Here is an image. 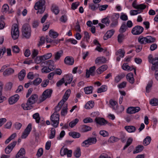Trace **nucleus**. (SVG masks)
<instances>
[{
    "mask_svg": "<svg viewBox=\"0 0 158 158\" xmlns=\"http://www.w3.org/2000/svg\"><path fill=\"white\" fill-rule=\"evenodd\" d=\"M38 98V95L35 94L32 95L28 99L26 104H22L21 106L25 110L31 109V105L35 103Z\"/></svg>",
    "mask_w": 158,
    "mask_h": 158,
    "instance_id": "nucleus-1",
    "label": "nucleus"
},
{
    "mask_svg": "<svg viewBox=\"0 0 158 158\" xmlns=\"http://www.w3.org/2000/svg\"><path fill=\"white\" fill-rule=\"evenodd\" d=\"M45 2L44 0H40L35 3L34 6L35 10H38L37 14L43 13L45 10Z\"/></svg>",
    "mask_w": 158,
    "mask_h": 158,
    "instance_id": "nucleus-2",
    "label": "nucleus"
},
{
    "mask_svg": "<svg viewBox=\"0 0 158 158\" xmlns=\"http://www.w3.org/2000/svg\"><path fill=\"white\" fill-rule=\"evenodd\" d=\"M60 115L54 112L51 116L50 119L51 125L55 127H58Z\"/></svg>",
    "mask_w": 158,
    "mask_h": 158,
    "instance_id": "nucleus-3",
    "label": "nucleus"
},
{
    "mask_svg": "<svg viewBox=\"0 0 158 158\" xmlns=\"http://www.w3.org/2000/svg\"><path fill=\"white\" fill-rule=\"evenodd\" d=\"M23 36L26 38H28L31 36V28L28 24H25L23 26L22 29Z\"/></svg>",
    "mask_w": 158,
    "mask_h": 158,
    "instance_id": "nucleus-4",
    "label": "nucleus"
},
{
    "mask_svg": "<svg viewBox=\"0 0 158 158\" xmlns=\"http://www.w3.org/2000/svg\"><path fill=\"white\" fill-rule=\"evenodd\" d=\"M12 38L14 40L17 39L19 35V31L18 25L16 24L13 25L11 31Z\"/></svg>",
    "mask_w": 158,
    "mask_h": 158,
    "instance_id": "nucleus-5",
    "label": "nucleus"
},
{
    "mask_svg": "<svg viewBox=\"0 0 158 158\" xmlns=\"http://www.w3.org/2000/svg\"><path fill=\"white\" fill-rule=\"evenodd\" d=\"M97 141L96 137L89 138L83 141L81 143V146L85 147H88L89 145L95 144Z\"/></svg>",
    "mask_w": 158,
    "mask_h": 158,
    "instance_id": "nucleus-6",
    "label": "nucleus"
},
{
    "mask_svg": "<svg viewBox=\"0 0 158 158\" xmlns=\"http://www.w3.org/2000/svg\"><path fill=\"white\" fill-rule=\"evenodd\" d=\"M52 92V90L50 89H48L45 90L43 93L42 96L40 98V101L42 102L47 98L51 97Z\"/></svg>",
    "mask_w": 158,
    "mask_h": 158,
    "instance_id": "nucleus-7",
    "label": "nucleus"
},
{
    "mask_svg": "<svg viewBox=\"0 0 158 158\" xmlns=\"http://www.w3.org/2000/svg\"><path fill=\"white\" fill-rule=\"evenodd\" d=\"M95 121L97 124L101 126H104L107 124L109 126H111L112 124L106 120L104 118L97 117L95 119Z\"/></svg>",
    "mask_w": 158,
    "mask_h": 158,
    "instance_id": "nucleus-8",
    "label": "nucleus"
},
{
    "mask_svg": "<svg viewBox=\"0 0 158 158\" xmlns=\"http://www.w3.org/2000/svg\"><path fill=\"white\" fill-rule=\"evenodd\" d=\"M143 29L142 27L138 25L136 26L132 29L131 33L134 35H139L143 31Z\"/></svg>",
    "mask_w": 158,
    "mask_h": 158,
    "instance_id": "nucleus-9",
    "label": "nucleus"
},
{
    "mask_svg": "<svg viewBox=\"0 0 158 158\" xmlns=\"http://www.w3.org/2000/svg\"><path fill=\"white\" fill-rule=\"evenodd\" d=\"M31 129V124H29L23 132L21 138L22 139L26 138L29 134Z\"/></svg>",
    "mask_w": 158,
    "mask_h": 158,
    "instance_id": "nucleus-10",
    "label": "nucleus"
},
{
    "mask_svg": "<svg viewBox=\"0 0 158 158\" xmlns=\"http://www.w3.org/2000/svg\"><path fill=\"white\" fill-rule=\"evenodd\" d=\"M119 14L118 13L114 14L112 16V19H114V21L110 24V27L111 28L115 27L118 24V19L119 17Z\"/></svg>",
    "mask_w": 158,
    "mask_h": 158,
    "instance_id": "nucleus-11",
    "label": "nucleus"
},
{
    "mask_svg": "<svg viewBox=\"0 0 158 158\" xmlns=\"http://www.w3.org/2000/svg\"><path fill=\"white\" fill-rule=\"evenodd\" d=\"M96 69V67L95 66L90 67L89 70L87 69L86 70V76L87 78L89 77L90 75L94 76L95 75V71Z\"/></svg>",
    "mask_w": 158,
    "mask_h": 158,
    "instance_id": "nucleus-12",
    "label": "nucleus"
},
{
    "mask_svg": "<svg viewBox=\"0 0 158 158\" xmlns=\"http://www.w3.org/2000/svg\"><path fill=\"white\" fill-rule=\"evenodd\" d=\"M19 98V96L18 94H15L10 97L8 100L10 104L12 105L16 103Z\"/></svg>",
    "mask_w": 158,
    "mask_h": 158,
    "instance_id": "nucleus-13",
    "label": "nucleus"
},
{
    "mask_svg": "<svg viewBox=\"0 0 158 158\" xmlns=\"http://www.w3.org/2000/svg\"><path fill=\"white\" fill-rule=\"evenodd\" d=\"M14 70L11 68H9L6 69L3 72V76L6 77L9 76L14 73Z\"/></svg>",
    "mask_w": 158,
    "mask_h": 158,
    "instance_id": "nucleus-14",
    "label": "nucleus"
},
{
    "mask_svg": "<svg viewBox=\"0 0 158 158\" xmlns=\"http://www.w3.org/2000/svg\"><path fill=\"white\" fill-rule=\"evenodd\" d=\"M44 64L52 70L54 69L55 67L54 65V61L52 60H49L44 62Z\"/></svg>",
    "mask_w": 158,
    "mask_h": 158,
    "instance_id": "nucleus-15",
    "label": "nucleus"
},
{
    "mask_svg": "<svg viewBox=\"0 0 158 158\" xmlns=\"http://www.w3.org/2000/svg\"><path fill=\"white\" fill-rule=\"evenodd\" d=\"M25 153L24 149L21 148L16 155V158H23Z\"/></svg>",
    "mask_w": 158,
    "mask_h": 158,
    "instance_id": "nucleus-16",
    "label": "nucleus"
},
{
    "mask_svg": "<svg viewBox=\"0 0 158 158\" xmlns=\"http://www.w3.org/2000/svg\"><path fill=\"white\" fill-rule=\"evenodd\" d=\"M106 61V58L103 56L97 57L95 60L96 64L99 65L101 64L104 63Z\"/></svg>",
    "mask_w": 158,
    "mask_h": 158,
    "instance_id": "nucleus-17",
    "label": "nucleus"
},
{
    "mask_svg": "<svg viewBox=\"0 0 158 158\" xmlns=\"http://www.w3.org/2000/svg\"><path fill=\"white\" fill-rule=\"evenodd\" d=\"M74 59L72 57L67 56L64 60L65 64L69 65H72L74 63Z\"/></svg>",
    "mask_w": 158,
    "mask_h": 158,
    "instance_id": "nucleus-18",
    "label": "nucleus"
},
{
    "mask_svg": "<svg viewBox=\"0 0 158 158\" xmlns=\"http://www.w3.org/2000/svg\"><path fill=\"white\" fill-rule=\"evenodd\" d=\"M71 93V90L69 89H68L65 92L64 95L63 96L62 100L60 102H63V103L64 104V102L67 101L69 96Z\"/></svg>",
    "mask_w": 158,
    "mask_h": 158,
    "instance_id": "nucleus-19",
    "label": "nucleus"
},
{
    "mask_svg": "<svg viewBox=\"0 0 158 158\" xmlns=\"http://www.w3.org/2000/svg\"><path fill=\"white\" fill-rule=\"evenodd\" d=\"M122 68L124 70H128V71H131L132 70H134V73L136 74V69L133 68H131L127 64L124 63L123 64L122 66Z\"/></svg>",
    "mask_w": 158,
    "mask_h": 158,
    "instance_id": "nucleus-20",
    "label": "nucleus"
},
{
    "mask_svg": "<svg viewBox=\"0 0 158 158\" xmlns=\"http://www.w3.org/2000/svg\"><path fill=\"white\" fill-rule=\"evenodd\" d=\"M108 66L106 65H103L97 69V73L98 74H100L106 70Z\"/></svg>",
    "mask_w": 158,
    "mask_h": 158,
    "instance_id": "nucleus-21",
    "label": "nucleus"
},
{
    "mask_svg": "<svg viewBox=\"0 0 158 158\" xmlns=\"http://www.w3.org/2000/svg\"><path fill=\"white\" fill-rule=\"evenodd\" d=\"M127 78L128 81L131 83L133 84L134 82L133 74L132 73H130L127 75Z\"/></svg>",
    "mask_w": 158,
    "mask_h": 158,
    "instance_id": "nucleus-22",
    "label": "nucleus"
},
{
    "mask_svg": "<svg viewBox=\"0 0 158 158\" xmlns=\"http://www.w3.org/2000/svg\"><path fill=\"white\" fill-rule=\"evenodd\" d=\"M125 129L128 132H133L135 131V127L133 126H126L124 127Z\"/></svg>",
    "mask_w": 158,
    "mask_h": 158,
    "instance_id": "nucleus-23",
    "label": "nucleus"
},
{
    "mask_svg": "<svg viewBox=\"0 0 158 158\" xmlns=\"http://www.w3.org/2000/svg\"><path fill=\"white\" fill-rule=\"evenodd\" d=\"M26 75L25 70H22L18 74V77L20 81L23 80Z\"/></svg>",
    "mask_w": 158,
    "mask_h": 158,
    "instance_id": "nucleus-24",
    "label": "nucleus"
},
{
    "mask_svg": "<svg viewBox=\"0 0 158 158\" xmlns=\"http://www.w3.org/2000/svg\"><path fill=\"white\" fill-rule=\"evenodd\" d=\"M68 105L67 104H64L63 108L61 110V115L62 116H65L67 113Z\"/></svg>",
    "mask_w": 158,
    "mask_h": 158,
    "instance_id": "nucleus-25",
    "label": "nucleus"
},
{
    "mask_svg": "<svg viewBox=\"0 0 158 158\" xmlns=\"http://www.w3.org/2000/svg\"><path fill=\"white\" fill-rule=\"evenodd\" d=\"M51 10L52 12L56 15H57L60 12L59 7L57 6L54 5H52Z\"/></svg>",
    "mask_w": 158,
    "mask_h": 158,
    "instance_id": "nucleus-26",
    "label": "nucleus"
},
{
    "mask_svg": "<svg viewBox=\"0 0 158 158\" xmlns=\"http://www.w3.org/2000/svg\"><path fill=\"white\" fill-rule=\"evenodd\" d=\"M64 81H67L69 84H70L73 80V76L72 75H65L64 77Z\"/></svg>",
    "mask_w": 158,
    "mask_h": 158,
    "instance_id": "nucleus-27",
    "label": "nucleus"
},
{
    "mask_svg": "<svg viewBox=\"0 0 158 158\" xmlns=\"http://www.w3.org/2000/svg\"><path fill=\"white\" fill-rule=\"evenodd\" d=\"M74 156L76 158H78L81 156V150L79 147H77L73 153Z\"/></svg>",
    "mask_w": 158,
    "mask_h": 158,
    "instance_id": "nucleus-28",
    "label": "nucleus"
},
{
    "mask_svg": "<svg viewBox=\"0 0 158 158\" xmlns=\"http://www.w3.org/2000/svg\"><path fill=\"white\" fill-rule=\"evenodd\" d=\"M143 149V147L142 145H139L136 147L135 149L133 151V154L141 152Z\"/></svg>",
    "mask_w": 158,
    "mask_h": 158,
    "instance_id": "nucleus-29",
    "label": "nucleus"
},
{
    "mask_svg": "<svg viewBox=\"0 0 158 158\" xmlns=\"http://www.w3.org/2000/svg\"><path fill=\"white\" fill-rule=\"evenodd\" d=\"M63 54L62 51H60L56 52L54 54V59L55 60H58L60 59V57Z\"/></svg>",
    "mask_w": 158,
    "mask_h": 158,
    "instance_id": "nucleus-30",
    "label": "nucleus"
},
{
    "mask_svg": "<svg viewBox=\"0 0 158 158\" xmlns=\"http://www.w3.org/2000/svg\"><path fill=\"white\" fill-rule=\"evenodd\" d=\"M94 106V102L92 101H89L85 105V107L86 109H90Z\"/></svg>",
    "mask_w": 158,
    "mask_h": 158,
    "instance_id": "nucleus-31",
    "label": "nucleus"
},
{
    "mask_svg": "<svg viewBox=\"0 0 158 158\" xmlns=\"http://www.w3.org/2000/svg\"><path fill=\"white\" fill-rule=\"evenodd\" d=\"M49 36L53 38H55L58 36V34L54 31L51 30L49 32Z\"/></svg>",
    "mask_w": 158,
    "mask_h": 158,
    "instance_id": "nucleus-32",
    "label": "nucleus"
},
{
    "mask_svg": "<svg viewBox=\"0 0 158 158\" xmlns=\"http://www.w3.org/2000/svg\"><path fill=\"white\" fill-rule=\"evenodd\" d=\"M63 103V102L62 101L60 102H59L57 106H56L55 108V112L57 113V112L59 111L60 110L62 107V106L64 104Z\"/></svg>",
    "mask_w": 158,
    "mask_h": 158,
    "instance_id": "nucleus-33",
    "label": "nucleus"
},
{
    "mask_svg": "<svg viewBox=\"0 0 158 158\" xmlns=\"http://www.w3.org/2000/svg\"><path fill=\"white\" fill-rule=\"evenodd\" d=\"M69 134L70 136H72L74 138H79L81 136V134L80 133L75 132H70Z\"/></svg>",
    "mask_w": 158,
    "mask_h": 158,
    "instance_id": "nucleus-34",
    "label": "nucleus"
},
{
    "mask_svg": "<svg viewBox=\"0 0 158 158\" xmlns=\"http://www.w3.org/2000/svg\"><path fill=\"white\" fill-rule=\"evenodd\" d=\"M52 55L51 53H47L42 56H41L42 60H45L48 59L52 56Z\"/></svg>",
    "mask_w": 158,
    "mask_h": 158,
    "instance_id": "nucleus-35",
    "label": "nucleus"
},
{
    "mask_svg": "<svg viewBox=\"0 0 158 158\" xmlns=\"http://www.w3.org/2000/svg\"><path fill=\"white\" fill-rule=\"evenodd\" d=\"M146 37H143L140 36L138 39V41L142 44H145L147 43V40Z\"/></svg>",
    "mask_w": 158,
    "mask_h": 158,
    "instance_id": "nucleus-36",
    "label": "nucleus"
},
{
    "mask_svg": "<svg viewBox=\"0 0 158 158\" xmlns=\"http://www.w3.org/2000/svg\"><path fill=\"white\" fill-rule=\"evenodd\" d=\"M150 103L152 106L158 105V99L154 98L151 99L150 101Z\"/></svg>",
    "mask_w": 158,
    "mask_h": 158,
    "instance_id": "nucleus-37",
    "label": "nucleus"
},
{
    "mask_svg": "<svg viewBox=\"0 0 158 158\" xmlns=\"http://www.w3.org/2000/svg\"><path fill=\"white\" fill-rule=\"evenodd\" d=\"M146 38L147 43H153L155 42L156 40L155 38L151 36H146Z\"/></svg>",
    "mask_w": 158,
    "mask_h": 158,
    "instance_id": "nucleus-38",
    "label": "nucleus"
},
{
    "mask_svg": "<svg viewBox=\"0 0 158 158\" xmlns=\"http://www.w3.org/2000/svg\"><path fill=\"white\" fill-rule=\"evenodd\" d=\"M151 139L150 136L147 137L143 140V144L145 146H147L150 143Z\"/></svg>",
    "mask_w": 158,
    "mask_h": 158,
    "instance_id": "nucleus-39",
    "label": "nucleus"
},
{
    "mask_svg": "<svg viewBox=\"0 0 158 158\" xmlns=\"http://www.w3.org/2000/svg\"><path fill=\"white\" fill-rule=\"evenodd\" d=\"M93 87L91 86L85 87L84 90L85 93L86 94H89L92 93Z\"/></svg>",
    "mask_w": 158,
    "mask_h": 158,
    "instance_id": "nucleus-40",
    "label": "nucleus"
},
{
    "mask_svg": "<svg viewBox=\"0 0 158 158\" xmlns=\"http://www.w3.org/2000/svg\"><path fill=\"white\" fill-rule=\"evenodd\" d=\"M153 82L152 81H149L147 84V86L146 87V92L148 93L150 92L151 88L152 86Z\"/></svg>",
    "mask_w": 158,
    "mask_h": 158,
    "instance_id": "nucleus-41",
    "label": "nucleus"
},
{
    "mask_svg": "<svg viewBox=\"0 0 158 158\" xmlns=\"http://www.w3.org/2000/svg\"><path fill=\"white\" fill-rule=\"evenodd\" d=\"M125 76V75L123 74H122L120 75H118L116 76L115 78V81L117 83H118Z\"/></svg>",
    "mask_w": 158,
    "mask_h": 158,
    "instance_id": "nucleus-42",
    "label": "nucleus"
},
{
    "mask_svg": "<svg viewBox=\"0 0 158 158\" xmlns=\"http://www.w3.org/2000/svg\"><path fill=\"white\" fill-rule=\"evenodd\" d=\"M127 28V27L125 23H123L120 28L119 29V32L121 33H123L125 32Z\"/></svg>",
    "mask_w": 158,
    "mask_h": 158,
    "instance_id": "nucleus-43",
    "label": "nucleus"
},
{
    "mask_svg": "<svg viewBox=\"0 0 158 158\" xmlns=\"http://www.w3.org/2000/svg\"><path fill=\"white\" fill-rule=\"evenodd\" d=\"M78 122L79 119L77 118H75L69 123V126L70 127L72 128L75 126Z\"/></svg>",
    "mask_w": 158,
    "mask_h": 158,
    "instance_id": "nucleus-44",
    "label": "nucleus"
},
{
    "mask_svg": "<svg viewBox=\"0 0 158 158\" xmlns=\"http://www.w3.org/2000/svg\"><path fill=\"white\" fill-rule=\"evenodd\" d=\"M17 143L16 141H14L6 147V148L9 149L10 151H12L13 148L15 146Z\"/></svg>",
    "mask_w": 158,
    "mask_h": 158,
    "instance_id": "nucleus-45",
    "label": "nucleus"
},
{
    "mask_svg": "<svg viewBox=\"0 0 158 158\" xmlns=\"http://www.w3.org/2000/svg\"><path fill=\"white\" fill-rule=\"evenodd\" d=\"M125 52L122 49H119L116 53V55H118L120 57H123L124 56Z\"/></svg>",
    "mask_w": 158,
    "mask_h": 158,
    "instance_id": "nucleus-46",
    "label": "nucleus"
},
{
    "mask_svg": "<svg viewBox=\"0 0 158 158\" xmlns=\"http://www.w3.org/2000/svg\"><path fill=\"white\" fill-rule=\"evenodd\" d=\"M110 103L114 109L116 110L117 109V103L116 101L110 100Z\"/></svg>",
    "mask_w": 158,
    "mask_h": 158,
    "instance_id": "nucleus-47",
    "label": "nucleus"
},
{
    "mask_svg": "<svg viewBox=\"0 0 158 158\" xmlns=\"http://www.w3.org/2000/svg\"><path fill=\"white\" fill-rule=\"evenodd\" d=\"M102 23L105 24L107 26H108L110 24V21L109 20V18L107 17L103 19L101 21Z\"/></svg>",
    "mask_w": 158,
    "mask_h": 158,
    "instance_id": "nucleus-48",
    "label": "nucleus"
},
{
    "mask_svg": "<svg viewBox=\"0 0 158 158\" xmlns=\"http://www.w3.org/2000/svg\"><path fill=\"white\" fill-rule=\"evenodd\" d=\"M51 134H50L49 136V138L50 139H52L54 138L55 136L56 133L55 129L54 128H52L51 129Z\"/></svg>",
    "mask_w": 158,
    "mask_h": 158,
    "instance_id": "nucleus-49",
    "label": "nucleus"
},
{
    "mask_svg": "<svg viewBox=\"0 0 158 158\" xmlns=\"http://www.w3.org/2000/svg\"><path fill=\"white\" fill-rule=\"evenodd\" d=\"M107 88L105 85H102L98 89L97 92L98 93H101L106 91Z\"/></svg>",
    "mask_w": 158,
    "mask_h": 158,
    "instance_id": "nucleus-50",
    "label": "nucleus"
},
{
    "mask_svg": "<svg viewBox=\"0 0 158 158\" xmlns=\"http://www.w3.org/2000/svg\"><path fill=\"white\" fill-rule=\"evenodd\" d=\"M33 118L35 119L36 122L37 123H39L40 120L39 114L38 113H36L33 115Z\"/></svg>",
    "mask_w": 158,
    "mask_h": 158,
    "instance_id": "nucleus-51",
    "label": "nucleus"
},
{
    "mask_svg": "<svg viewBox=\"0 0 158 158\" xmlns=\"http://www.w3.org/2000/svg\"><path fill=\"white\" fill-rule=\"evenodd\" d=\"M84 39L85 40L86 42L87 43L89 42V40L90 39V35H89V33L87 31L84 32Z\"/></svg>",
    "mask_w": 158,
    "mask_h": 158,
    "instance_id": "nucleus-52",
    "label": "nucleus"
},
{
    "mask_svg": "<svg viewBox=\"0 0 158 158\" xmlns=\"http://www.w3.org/2000/svg\"><path fill=\"white\" fill-rule=\"evenodd\" d=\"M91 128L90 127L86 125H83L82 127V131L84 132L90 131L91 130Z\"/></svg>",
    "mask_w": 158,
    "mask_h": 158,
    "instance_id": "nucleus-53",
    "label": "nucleus"
},
{
    "mask_svg": "<svg viewBox=\"0 0 158 158\" xmlns=\"http://www.w3.org/2000/svg\"><path fill=\"white\" fill-rule=\"evenodd\" d=\"M133 139L132 138H130L127 140L126 144L124 146L123 148V150H125L126 148H127L128 146H129L132 142Z\"/></svg>",
    "mask_w": 158,
    "mask_h": 158,
    "instance_id": "nucleus-54",
    "label": "nucleus"
},
{
    "mask_svg": "<svg viewBox=\"0 0 158 158\" xmlns=\"http://www.w3.org/2000/svg\"><path fill=\"white\" fill-rule=\"evenodd\" d=\"M114 31V30L112 29L108 31L105 34L108 38H110L113 35Z\"/></svg>",
    "mask_w": 158,
    "mask_h": 158,
    "instance_id": "nucleus-55",
    "label": "nucleus"
},
{
    "mask_svg": "<svg viewBox=\"0 0 158 158\" xmlns=\"http://www.w3.org/2000/svg\"><path fill=\"white\" fill-rule=\"evenodd\" d=\"M118 139L114 136H111L108 139V142L109 143H114L117 141Z\"/></svg>",
    "mask_w": 158,
    "mask_h": 158,
    "instance_id": "nucleus-56",
    "label": "nucleus"
},
{
    "mask_svg": "<svg viewBox=\"0 0 158 158\" xmlns=\"http://www.w3.org/2000/svg\"><path fill=\"white\" fill-rule=\"evenodd\" d=\"M99 134L100 135L104 137H107L109 136L108 132L105 130H101L99 132Z\"/></svg>",
    "mask_w": 158,
    "mask_h": 158,
    "instance_id": "nucleus-57",
    "label": "nucleus"
},
{
    "mask_svg": "<svg viewBox=\"0 0 158 158\" xmlns=\"http://www.w3.org/2000/svg\"><path fill=\"white\" fill-rule=\"evenodd\" d=\"M42 81V79L40 78H37L33 81V84L35 85H39Z\"/></svg>",
    "mask_w": 158,
    "mask_h": 158,
    "instance_id": "nucleus-58",
    "label": "nucleus"
},
{
    "mask_svg": "<svg viewBox=\"0 0 158 158\" xmlns=\"http://www.w3.org/2000/svg\"><path fill=\"white\" fill-rule=\"evenodd\" d=\"M39 51L37 50L33 49L32 51L31 57L33 59L35 58L38 54Z\"/></svg>",
    "mask_w": 158,
    "mask_h": 158,
    "instance_id": "nucleus-59",
    "label": "nucleus"
},
{
    "mask_svg": "<svg viewBox=\"0 0 158 158\" xmlns=\"http://www.w3.org/2000/svg\"><path fill=\"white\" fill-rule=\"evenodd\" d=\"M49 67L45 66L42 69V72L43 73H48L50 72L52 70L51 68H49Z\"/></svg>",
    "mask_w": 158,
    "mask_h": 158,
    "instance_id": "nucleus-60",
    "label": "nucleus"
},
{
    "mask_svg": "<svg viewBox=\"0 0 158 158\" xmlns=\"http://www.w3.org/2000/svg\"><path fill=\"white\" fill-rule=\"evenodd\" d=\"M45 39V38L44 37L42 36L40 38L39 43L37 44L38 47H40L44 43Z\"/></svg>",
    "mask_w": 158,
    "mask_h": 158,
    "instance_id": "nucleus-61",
    "label": "nucleus"
},
{
    "mask_svg": "<svg viewBox=\"0 0 158 158\" xmlns=\"http://www.w3.org/2000/svg\"><path fill=\"white\" fill-rule=\"evenodd\" d=\"M141 12H139V10H132L130 11V13L131 15H134L140 13Z\"/></svg>",
    "mask_w": 158,
    "mask_h": 158,
    "instance_id": "nucleus-62",
    "label": "nucleus"
},
{
    "mask_svg": "<svg viewBox=\"0 0 158 158\" xmlns=\"http://www.w3.org/2000/svg\"><path fill=\"white\" fill-rule=\"evenodd\" d=\"M12 50L13 52L15 53H18L19 52V48L17 45H15L12 47Z\"/></svg>",
    "mask_w": 158,
    "mask_h": 158,
    "instance_id": "nucleus-63",
    "label": "nucleus"
},
{
    "mask_svg": "<svg viewBox=\"0 0 158 158\" xmlns=\"http://www.w3.org/2000/svg\"><path fill=\"white\" fill-rule=\"evenodd\" d=\"M68 152V149L66 148L63 149L62 148L60 150V153L61 156H63L67 154V152Z\"/></svg>",
    "mask_w": 158,
    "mask_h": 158,
    "instance_id": "nucleus-64",
    "label": "nucleus"
}]
</instances>
